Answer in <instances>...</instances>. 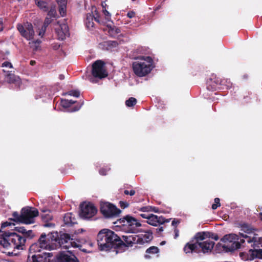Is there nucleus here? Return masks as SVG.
Listing matches in <instances>:
<instances>
[{
	"label": "nucleus",
	"mask_w": 262,
	"mask_h": 262,
	"mask_svg": "<svg viewBox=\"0 0 262 262\" xmlns=\"http://www.w3.org/2000/svg\"><path fill=\"white\" fill-rule=\"evenodd\" d=\"M99 248L101 251H108L118 247L122 241L113 231L107 229L101 230L97 235Z\"/></svg>",
	"instance_id": "f257e3e1"
},
{
	"label": "nucleus",
	"mask_w": 262,
	"mask_h": 262,
	"mask_svg": "<svg viewBox=\"0 0 262 262\" xmlns=\"http://www.w3.org/2000/svg\"><path fill=\"white\" fill-rule=\"evenodd\" d=\"M48 241L51 244L54 245L55 248L57 246L65 249H69L70 247L79 248L81 246L80 242L67 233L60 235L58 237L57 232H51L48 235Z\"/></svg>",
	"instance_id": "f03ea898"
},
{
	"label": "nucleus",
	"mask_w": 262,
	"mask_h": 262,
	"mask_svg": "<svg viewBox=\"0 0 262 262\" xmlns=\"http://www.w3.org/2000/svg\"><path fill=\"white\" fill-rule=\"evenodd\" d=\"M26 237L16 233L5 232L0 237V244L7 249L23 250L26 243Z\"/></svg>",
	"instance_id": "7ed1b4c3"
},
{
	"label": "nucleus",
	"mask_w": 262,
	"mask_h": 262,
	"mask_svg": "<svg viewBox=\"0 0 262 262\" xmlns=\"http://www.w3.org/2000/svg\"><path fill=\"white\" fill-rule=\"evenodd\" d=\"M153 60L149 56H141L133 63L135 74L139 77H143L149 73L152 69Z\"/></svg>",
	"instance_id": "20e7f679"
},
{
	"label": "nucleus",
	"mask_w": 262,
	"mask_h": 262,
	"mask_svg": "<svg viewBox=\"0 0 262 262\" xmlns=\"http://www.w3.org/2000/svg\"><path fill=\"white\" fill-rule=\"evenodd\" d=\"M17 29L21 35L29 41L30 48L34 51L37 50L39 47L40 41L35 38V33L32 25L28 23L23 25L18 24Z\"/></svg>",
	"instance_id": "39448f33"
},
{
	"label": "nucleus",
	"mask_w": 262,
	"mask_h": 262,
	"mask_svg": "<svg viewBox=\"0 0 262 262\" xmlns=\"http://www.w3.org/2000/svg\"><path fill=\"white\" fill-rule=\"evenodd\" d=\"M122 238L128 246H132L134 244L143 245L152 239V234L149 230L141 231L138 235H122Z\"/></svg>",
	"instance_id": "423d86ee"
},
{
	"label": "nucleus",
	"mask_w": 262,
	"mask_h": 262,
	"mask_svg": "<svg viewBox=\"0 0 262 262\" xmlns=\"http://www.w3.org/2000/svg\"><path fill=\"white\" fill-rule=\"evenodd\" d=\"M118 222L127 233H135L137 227L141 226V224L135 218L129 215L120 219Z\"/></svg>",
	"instance_id": "0eeeda50"
},
{
	"label": "nucleus",
	"mask_w": 262,
	"mask_h": 262,
	"mask_svg": "<svg viewBox=\"0 0 262 262\" xmlns=\"http://www.w3.org/2000/svg\"><path fill=\"white\" fill-rule=\"evenodd\" d=\"M100 211L102 214L107 218L116 217L121 213V210L119 209L108 202L101 203Z\"/></svg>",
	"instance_id": "6e6552de"
},
{
	"label": "nucleus",
	"mask_w": 262,
	"mask_h": 262,
	"mask_svg": "<svg viewBox=\"0 0 262 262\" xmlns=\"http://www.w3.org/2000/svg\"><path fill=\"white\" fill-rule=\"evenodd\" d=\"M38 215L37 209L33 207H25L21 210L23 223L30 224L34 222V219Z\"/></svg>",
	"instance_id": "1a4fd4ad"
},
{
	"label": "nucleus",
	"mask_w": 262,
	"mask_h": 262,
	"mask_svg": "<svg viewBox=\"0 0 262 262\" xmlns=\"http://www.w3.org/2000/svg\"><path fill=\"white\" fill-rule=\"evenodd\" d=\"M104 64V63L100 60H98L93 63L92 75L94 77L102 79L107 76Z\"/></svg>",
	"instance_id": "9d476101"
},
{
	"label": "nucleus",
	"mask_w": 262,
	"mask_h": 262,
	"mask_svg": "<svg viewBox=\"0 0 262 262\" xmlns=\"http://www.w3.org/2000/svg\"><path fill=\"white\" fill-rule=\"evenodd\" d=\"M97 211L96 208L92 203L83 204L81 205L80 216L83 219H90L95 215Z\"/></svg>",
	"instance_id": "9b49d317"
},
{
	"label": "nucleus",
	"mask_w": 262,
	"mask_h": 262,
	"mask_svg": "<svg viewBox=\"0 0 262 262\" xmlns=\"http://www.w3.org/2000/svg\"><path fill=\"white\" fill-rule=\"evenodd\" d=\"M240 257L244 260L252 261L254 258L262 259V249H250L248 253H241Z\"/></svg>",
	"instance_id": "f8f14e48"
},
{
	"label": "nucleus",
	"mask_w": 262,
	"mask_h": 262,
	"mask_svg": "<svg viewBox=\"0 0 262 262\" xmlns=\"http://www.w3.org/2000/svg\"><path fill=\"white\" fill-rule=\"evenodd\" d=\"M238 236L234 234H230L225 235L223 238L222 241L224 243H232V248L233 249H237L241 248V243H244L245 239H241L238 242L237 240Z\"/></svg>",
	"instance_id": "ddd939ff"
},
{
	"label": "nucleus",
	"mask_w": 262,
	"mask_h": 262,
	"mask_svg": "<svg viewBox=\"0 0 262 262\" xmlns=\"http://www.w3.org/2000/svg\"><path fill=\"white\" fill-rule=\"evenodd\" d=\"M57 262H78L76 257L70 251L60 252L57 256Z\"/></svg>",
	"instance_id": "4468645a"
},
{
	"label": "nucleus",
	"mask_w": 262,
	"mask_h": 262,
	"mask_svg": "<svg viewBox=\"0 0 262 262\" xmlns=\"http://www.w3.org/2000/svg\"><path fill=\"white\" fill-rule=\"evenodd\" d=\"M198 249L203 253H208L211 252L213 249L214 242L210 239H207L206 240L202 242L197 243Z\"/></svg>",
	"instance_id": "2eb2a0df"
},
{
	"label": "nucleus",
	"mask_w": 262,
	"mask_h": 262,
	"mask_svg": "<svg viewBox=\"0 0 262 262\" xmlns=\"http://www.w3.org/2000/svg\"><path fill=\"white\" fill-rule=\"evenodd\" d=\"M56 31L59 39L63 40L69 35V28L67 24H62L56 29Z\"/></svg>",
	"instance_id": "dca6fc26"
},
{
	"label": "nucleus",
	"mask_w": 262,
	"mask_h": 262,
	"mask_svg": "<svg viewBox=\"0 0 262 262\" xmlns=\"http://www.w3.org/2000/svg\"><path fill=\"white\" fill-rule=\"evenodd\" d=\"M165 220L162 216H158L153 214H150L147 223L152 226H157L160 224L164 223Z\"/></svg>",
	"instance_id": "f3484780"
},
{
	"label": "nucleus",
	"mask_w": 262,
	"mask_h": 262,
	"mask_svg": "<svg viewBox=\"0 0 262 262\" xmlns=\"http://www.w3.org/2000/svg\"><path fill=\"white\" fill-rule=\"evenodd\" d=\"M46 234L45 233H42L39 239H38V243L40 245L42 250H51L55 249L54 245L51 244L50 243L47 241L46 239Z\"/></svg>",
	"instance_id": "a211bd4d"
},
{
	"label": "nucleus",
	"mask_w": 262,
	"mask_h": 262,
	"mask_svg": "<svg viewBox=\"0 0 262 262\" xmlns=\"http://www.w3.org/2000/svg\"><path fill=\"white\" fill-rule=\"evenodd\" d=\"M3 72L6 73V80L9 83H14L17 86H19L21 83L20 79L18 76L15 75L13 73H9L6 70H3Z\"/></svg>",
	"instance_id": "6ab92c4d"
},
{
	"label": "nucleus",
	"mask_w": 262,
	"mask_h": 262,
	"mask_svg": "<svg viewBox=\"0 0 262 262\" xmlns=\"http://www.w3.org/2000/svg\"><path fill=\"white\" fill-rule=\"evenodd\" d=\"M241 236L244 237L248 243L253 242L254 245L262 249V237L253 236L252 238L244 233H240Z\"/></svg>",
	"instance_id": "aec40b11"
},
{
	"label": "nucleus",
	"mask_w": 262,
	"mask_h": 262,
	"mask_svg": "<svg viewBox=\"0 0 262 262\" xmlns=\"http://www.w3.org/2000/svg\"><path fill=\"white\" fill-rule=\"evenodd\" d=\"M94 18L96 21L100 22L98 16H95L91 14H87L86 19L85 20V23L88 28L90 29L93 27L94 25L93 21Z\"/></svg>",
	"instance_id": "412c9836"
},
{
	"label": "nucleus",
	"mask_w": 262,
	"mask_h": 262,
	"mask_svg": "<svg viewBox=\"0 0 262 262\" xmlns=\"http://www.w3.org/2000/svg\"><path fill=\"white\" fill-rule=\"evenodd\" d=\"M184 251L186 253H191L192 252H200V250L198 249L197 243L193 244L187 243L184 248Z\"/></svg>",
	"instance_id": "4be33fe9"
},
{
	"label": "nucleus",
	"mask_w": 262,
	"mask_h": 262,
	"mask_svg": "<svg viewBox=\"0 0 262 262\" xmlns=\"http://www.w3.org/2000/svg\"><path fill=\"white\" fill-rule=\"evenodd\" d=\"M59 6V13L61 16H64L66 14L67 0H56Z\"/></svg>",
	"instance_id": "5701e85b"
},
{
	"label": "nucleus",
	"mask_w": 262,
	"mask_h": 262,
	"mask_svg": "<svg viewBox=\"0 0 262 262\" xmlns=\"http://www.w3.org/2000/svg\"><path fill=\"white\" fill-rule=\"evenodd\" d=\"M196 243L202 242L210 237V232H199L195 235Z\"/></svg>",
	"instance_id": "b1692460"
},
{
	"label": "nucleus",
	"mask_w": 262,
	"mask_h": 262,
	"mask_svg": "<svg viewBox=\"0 0 262 262\" xmlns=\"http://www.w3.org/2000/svg\"><path fill=\"white\" fill-rule=\"evenodd\" d=\"M107 27L108 33L113 37H116L120 33V30L115 26L111 27L107 26Z\"/></svg>",
	"instance_id": "393cba45"
},
{
	"label": "nucleus",
	"mask_w": 262,
	"mask_h": 262,
	"mask_svg": "<svg viewBox=\"0 0 262 262\" xmlns=\"http://www.w3.org/2000/svg\"><path fill=\"white\" fill-rule=\"evenodd\" d=\"M35 3L42 11L46 12L48 10V5L46 2L41 0H35Z\"/></svg>",
	"instance_id": "a878e982"
},
{
	"label": "nucleus",
	"mask_w": 262,
	"mask_h": 262,
	"mask_svg": "<svg viewBox=\"0 0 262 262\" xmlns=\"http://www.w3.org/2000/svg\"><path fill=\"white\" fill-rule=\"evenodd\" d=\"M51 18L52 17H50L48 16V17H47L46 18V19L45 20V23H44V26L42 28L41 30L38 33V35L40 36V37L43 36V35H44L45 32L46 28L51 23V21H52Z\"/></svg>",
	"instance_id": "bb28decb"
},
{
	"label": "nucleus",
	"mask_w": 262,
	"mask_h": 262,
	"mask_svg": "<svg viewBox=\"0 0 262 262\" xmlns=\"http://www.w3.org/2000/svg\"><path fill=\"white\" fill-rule=\"evenodd\" d=\"M255 229L251 226L248 224H243L241 227V231L245 233L251 234L253 233Z\"/></svg>",
	"instance_id": "cd10ccee"
},
{
	"label": "nucleus",
	"mask_w": 262,
	"mask_h": 262,
	"mask_svg": "<svg viewBox=\"0 0 262 262\" xmlns=\"http://www.w3.org/2000/svg\"><path fill=\"white\" fill-rule=\"evenodd\" d=\"M39 246L40 245L38 244V242L32 244L30 247V254L41 252L42 249Z\"/></svg>",
	"instance_id": "c85d7f7f"
},
{
	"label": "nucleus",
	"mask_w": 262,
	"mask_h": 262,
	"mask_svg": "<svg viewBox=\"0 0 262 262\" xmlns=\"http://www.w3.org/2000/svg\"><path fill=\"white\" fill-rule=\"evenodd\" d=\"M43 213L41 214V218L45 222H48L52 219L53 216L50 212L47 210H43Z\"/></svg>",
	"instance_id": "c756f323"
},
{
	"label": "nucleus",
	"mask_w": 262,
	"mask_h": 262,
	"mask_svg": "<svg viewBox=\"0 0 262 262\" xmlns=\"http://www.w3.org/2000/svg\"><path fill=\"white\" fill-rule=\"evenodd\" d=\"M63 220L66 224H74L72 214L71 213H68L65 214Z\"/></svg>",
	"instance_id": "7c9ffc66"
},
{
	"label": "nucleus",
	"mask_w": 262,
	"mask_h": 262,
	"mask_svg": "<svg viewBox=\"0 0 262 262\" xmlns=\"http://www.w3.org/2000/svg\"><path fill=\"white\" fill-rule=\"evenodd\" d=\"M17 230L18 232L21 233L24 236L26 237V236H30V233H32L31 230L26 231V230L24 228V227H17Z\"/></svg>",
	"instance_id": "2f4dec72"
},
{
	"label": "nucleus",
	"mask_w": 262,
	"mask_h": 262,
	"mask_svg": "<svg viewBox=\"0 0 262 262\" xmlns=\"http://www.w3.org/2000/svg\"><path fill=\"white\" fill-rule=\"evenodd\" d=\"M137 102V100L134 97H130L125 101V104L128 107L134 106Z\"/></svg>",
	"instance_id": "473e14b6"
},
{
	"label": "nucleus",
	"mask_w": 262,
	"mask_h": 262,
	"mask_svg": "<svg viewBox=\"0 0 262 262\" xmlns=\"http://www.w3.org/2000/svg\"><path fill=\"white\" fill-rule=\"evenodd\" d=\"M56 14V7L55 5L52 6L50 10L49 11L48 13V16L50 17H55Z\"/></svg>",
	"instance_id": "72a5a7b5"
},
{
	"label": "nucleus",
	"mask_w": 262,
	"mask_h": 262,
	"mask_svg": "<svg viewBox=\"0 0 262 262\" xmlns=\"http://www.w3.org/2000/svg\"><path fill=\"white\" fill-rule=\"evenodd\" d=\"M159 252V249L157 247L152 246L150 248H148L146 252V253H152V254H156L158 253Z\"/></svg>",
	"instance_id": "f704fd0d"
},
{
	"label": "nucleus",
	"mask_w": 262,
	"mask_h": 262,
	"mask_svg": "<svg viewBox=\"0 0 262 262\" xmlns=\"http://www.w3.org/2000/svg\"><path fill=\"white\" fill-rule=\"evenodd\" d=\"M13 216L14 217V220L15 222H18L23 223V219H21V214L19 215L17 212H14L13 213Z\"/></svg>",
	"instance_id": "c9c22d12"
},
{
	"label": "nucleus",
	"mask_w": 262,
	"mask_h": 262,
	"mask_svg": "<svg viewBox=\"0 0 262 262\" xmlns=\"http://www.w3.org/2000/svg\"><path fill=\"white\" fill-rule=\"evenodd\" d=\"M103 13L104 15L105 19L106 21H110L111 20V14L106 9L103 10Z\"/></svg>",
	"instance_id": "e433bc0d"
},
{
	"label": "nucleus",
	"mask_w": 262,
	"mask_h": 262,
	"mask_svg": "<svg viewBox=\"0 0 262 262\" xmlns=\"http://www.w3.org/2000/svg\"><path fill=\"white\" fill-rule=\"evenodd\" d=\"M220 199L216 198L214 199V203L212 205V209L213 210L216 209L218 207L220 206Z\"/></svg>",
	"instance_id": "4c0bfd02"
},
{
	"label": "nucleus",
	"mask_w": 262,
	"mask_h": 262,
	"mask_svg": "<svg viewBox=\"0 0 262 262\" xmlns=\"http://www.w3.org/2000/svg\"><path fill=\"white\" fill-rule=\"evenodd\" d=\"M39 255H35L32 254L31 256L32 262H40L41 259H40Z\"/></svg>",
	"instance_id": "58836bf2"
},
{
	"label": "nucleus",
	"mask_w": 262,
	"mask_h": 262,
	"mask_svg": "<svg viewBox=\"0 0 262 262\" xmlns=\"http://www.w3.org/2000/svg\"><path fill=\"white\" fill-rule=\"evenodd\" d=\"M68 94L70 96L78 97L80 95V93L78 91H71L68 93Z\"/></svg>",
	"instance_id": "ea45409f"
},
{
	"label": "nucleus",
	"mask_w": 262,
	"mask_h": 262,
	"mask_svg": "<svg viewBox=\"0 0 262 262\" xmlns=\"http://www.w3.org/2000/svg\"><path fill=\"white\" fill-rule=\"evenodd\" d=\"M69 100L62 99L61 101V105L64 107H68L70 105L69 104Z\"/></svg>",
	"instance_id": "a19ab883"
},
{
	"label": "nucleus",
	"mask_w": 262,
	"mask_h": 262,
	"mask_svg": "<svg viewBox=\"0 0 262 262\" xmlns=\"http://www.w3.org/2000/svg\"><path fill=\"white\" fill-rule=\"evenodd\" d=\"M2 67L5 68H12L13 66L11 62L9 61H5L2 63Z\"/></svg>",
	"instance_id": "79ce46f5"
},
{
	"label": "nucleus",
	"mask_w": 262,
	"mask_h": 262,
	"mask_svg": "<svg viewBox=\"0 0 262 262\" xmlns=\"http://www.w3.org/2000/svg\"><path fill=\"white\" fill-rule=\"evenodd\" d=\"M210 233V237H208V239H210L211 238V239H213L215 241H217L219 239V237L217 234H213L212 233Z\"/></svg>",
	"instance_id": "37998d69"
},
{
	"label": "nucleus",
	"mask_w": 262,
	"mask_h": 262,
	"mask_svg": "<svg viewBox=\"0 0 262 262\" xmlns=\"http://www.w3.org/2000/svg\"><path fill=\"white\" fill-rule=\"evenodd\" d=\"M120 205L121 208H125L128 206V204L125 202H120Z\"/></svg>",
	"instance_id": "c03bdc74"
},
{
	"label": "nucleus",
	"mask_w": 262,
	"mask_h": 262,
	"mask_svg": "<svg viewBox=\"0 0 262 262\" xmlns=\"http://www.w3.org/2000/svg\"><path fill=\"white\" fill-rule=\"evenodd\" d=\"M124 193L126 195L129 194L130 195H133L135 194V190H132L130 191L125 190L124 191Z\"/></svg>",
	"instance_id": "a18cd8bd"
},
{
	"label": "nucleus",
	"mask_w": 262,
	"mask_h": 262,
	"mask_svg": "<svg viewBox=\"0 0 262 262\" xmlns=\"http://www.w3.org/2000/svg\"><path fill=\"white\" fill-rule=\"evenodd\" d=\"M127 16L129 18H133L135 16V13L134 11H129L127 13Z\"/></svg>",
	"instance_id": "49530a36"
},
{
	"label": "nucleus",
	"mask_w": 262,
	"mask_h": 262,
	"mask_svg": "<svg viewBox=\"0 0 262 262\" xmlns=\"http://www.w3.org/2000/svg\"><path fill=\"white\" fill-rule=\"evenodd\" d=\"M141 210L142 211H147V212L150 211L151 210V207H142L141 209Z\"/></svg>",
	"instance_id": "de8ad7c7"
},
{
	"label": "nucleus",
	"mask_w": 262,
	"mask_h": 262,
	"mask_svg": "<svg viewBox=\"0 0 262 262\" xmlns=\"http://www.w3.org/2000/svg\"><path fill=\"white\" fill-rule=\"evenodd\" d=\"M140 215L142 217L148 220V219L149 218V216H150V214L141 213Z\"/></svg>",
	"instance_id": "09e8293b"
},
{
	"label": "nucleus",
	"mask_w": 262,
	"mask_h": 262,
	"mask_svg": "<svg viewBox=\"0 0 262 262\" xmlns=\"http://www.w3.org/2000/svg\"><path fill=\"white\" fill-rule=\"evenodd\" d=\"M99 173L100 174H101L102 176H104L106 174V170L103 168H102L100 170Z\"/></svg>",
	"instance_id": "8fccbe9b"
},
{
	"label": "nucleus",
	"mask_w": 262,
	"mask_h": 262,
	"mask_svg": "<svg viewBox=\"0 0 262 262\" xmlns=\"http://www.w3.org/2000/svg\"><path fill=\"white\" fill-rule=\"evenodd\" d=\"M3 21L2 18H0V31H3Z\"/></svg>",
	"instance_id": "3c124183"
},
{
	"label": "nucleus",
	"mask_w": 262,
	"mask_h": 262,
	"mask_svg": "<svg viewBox=\"0 0 262 262\" xmlns=\"http://www.w3.org/2000/svg\"><path fill=\"white\" fill-rule=\"evenodd\" d=\"M10 224L8 222H5V223H3L2 225V228H5L6 227H7L8 226H10Z\"/></svg>",
	"instance_id": "603ef678"
},
{
	"label": "nucleus",
	"mask_w": 262,
	"mask_h": 262,
	"mask_svg": "<svg viewBox=\"0 0 262 262\" xmlns=\"http://www.w3.org/2000/svg\"><path fill=\"white\" fill-rule=\"evenodd\" d=\"M174 231L175 234L174 238H176L179 236V230L177 229H175Z\"/></svg>",
	"instance_id": "864d4df0"
},
{
	"label": "nucleus",
	"mask_w": 262,
	"mask_h": 262,
	"mask_svg": "<svg viewBox=\"0 0 262 262\" xmlns=\"http://www.w3.org/2000/svg\"><path fill=\"white\" fill-rule=\"evenodd\" d=\"M59 78L60 80H63L64 79V76L62 74H60L59 76Z\"/></svg>",
	"instance_id": "5fc2aeb1"
},
{
	"label": "nucleus",
	"mask_w": 262,
	"mask_h": 262,
	"mask_svg": "<svg viewBox=\"0 0 262 262\" xmlns=\"http://www.w3.org/2000/svg\"><path fill=\"white\" fill-rule=\"evenodd\" d=\"M80 106H78V107H75L72 111L75 112V111H78L80 109Z\"/></svg>",
	"instance_id": "6e6d98bb"
},
{
	"label": "nucleus",
	"mask_w": 262,
	"mask_h": 262,
	"mask_svg": "<svg viewBox=\"0 0 262 262\" xmlns=\"http://www.w3.org/2000/svg\"><path fill=\"white\" fill-rule=\"evenodd\" d=\"M36 62L34 60H31L30 61V64L31 66H34Z\"/></svg>",
	"instance_id": "4d7b16f0"
},
{
	"label": "nucleus",
	"mask_w": 262,
	"mask_h": 262,
	"mask_svg": "<svg viewBox=\"0 0 262 262\" xmlns=\"http://www.w3.org/2000/svg\"><path fill=\"white\" fill-rule=\"evenodd\" d=\"M157 230H158V232H162L163 231V228L162 227H161L158 228Z\"/></svg>",
	"instance_id": "13d9d810"
},
{
	"label": "nucleus",
	"mask_w": 262,
	"mask_h": 262,
	"mask_svg": "<svg viewBox=\"0 0 262 262\" xmlns=\"http://www.w3.org/2000/svg\"><path fill=\"white\" fill-rule=\"evenodd\" d=\"M69 103L70 105H71L74 104L75 103V102L72 101V100H69Z\"/></svg>",
	"instance_id": "bf43d9fd"
},
{
	"label": "nucleus",
	"mask_w": 262,
	"mask_h": 262,
	"mask_svg": "<svg viewBox=\"0 0 262 262\" xmlns=\"http://www.w3.org/2000/svg\"><path fill=\"white\" fill-rule=\"evenodd\" d=\"M151 211H154L155 212H157V209L155 208V207H151Z\"/></svg>",
	"instance_id": "052dcab7"
},
{
	"label": "nucleus",
	"mask_w": 262,
	"mask_h": 262,
	"mask_svg": "<svg viewBox=\"0 0 262 262\" xmlns=\"http://www.w3.org/2000/svg\"><path fill=\"white\" fill-rule=\"evenodd\" d=\"M52 225H53L52 224H46L45 225V227H49V226H51Z\"/></svg>",
	"instance_id": "680f3d73"
},
{
	"label": "nucleus",
	"mask_w": 262,
	"mask_h": 262,
	"mask_svg": "<svg viewBox=\"0 0 262 262\" xmlns=\"http://www.w3.org/2000/svg\"><path fill=\"white\" fill-rule=\"evenodd\" d=\"M45 255H47V256L48 257H50L51 255H50V253H44Z\"/></svg>",
	"instance_id": "e2e57ef3"
},
{
	"label": "nucleus",
	"mask_w": 262,
	"mask_h": 262,
	"mask_svg": "<svg viewBox=\"0 0 262 262\" xmlns=\"http://www.w3.org/2000/svg\"><path fill=\"white\" fill-rule=\"evenodd\" d=\"M83 231V230L82 229H80V230H78L77 231V233H79Z\"/></svg>",
	"instance_id": "0e129e2a"
},
{
	"label": "nucleus",
	"mask_w": 262,
	"mask_h": 262,
	"mask_svg": "<svg viewBox=\"0 0 262 262\" xmlns=\"http://www.w3.org/2000/svg\"><path fill=\"white\" fill-rule=\"evenodd\" d=\"M175 224H177V223H176L174 221H173L172 222V225L174 226Z\"/></svg>",
	"instance_id": "69168bd1"
},
{
	"label": "nucleus",
	"mask_w": 262,
	"mask_h": 262,
	"mask_svg": "<svg viewBox=\"0 0 262 262\" xmlns=\"http://www.w3.org/2000/svg\"><path fill=\"white\" fill-rule=\"evenodd\" d=\"M259 217H260V219L262 220V213H260L259 214Z\"/></svg>",
	"instance_id": "338daca9"
},
{
	"label": "nucleus",
	"mask_w": 262,
	"mask_h": 262,
	"mask_svg": "<svg viewBox=\"0 0 262 262\" xmlns=\"http://www.w3.org/2000/svg\"><path fill=\"white\" fill-rule=\"evenodd\" d=\"M8 254H9V255L13 254V252H12L11 253H10V252H8Z\"/></svg>",
	"instance_id": "774afa93"
}]
</instances>
